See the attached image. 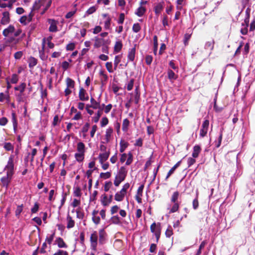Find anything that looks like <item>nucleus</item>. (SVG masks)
Here are the masks:
<instances>
[{"mask_svg": "<svg viewBox=\"0 0 255 255\" xmlns=\"http://www.w3.org/2000/svg\"><path fill=\"white\" fill-rule=\"evenodd\" d=\"M122 58V55H119L116 56L114 60V70H116L117 69V66L119 63L121 62Z\"/></svg>", "mask_w": 255, "mask_h": 255, "instance_id": "nucleus-35", "label": "nucleus"}, {"mask_svg": "<svg viewBox=\"0 0 255 255\" xmlns=\"http://www.w3.org/2000/svg\"><path fill=\"white\" fill-rule=\"evenodd\" d=\"M168 77L170 80H175L177 77L175 73L171 70H168Z\"/></svg>", "mask_w": 255, "mask_h": 255, "instance_id": "nucleus-43", "label": "nucleus"}, {"mask_svg": "<svg viewBox=\"0 0 255 255\" xmlns=\"http://www.w3.org/2000/svg\"><path fill=\"white\" fill-rule=\"evenodd\" d=\"M112 196L108 197L107 195H104L102 196L101 202L103 206H108L112 202Z\"/></svg>", "mask_w": 255, "mask_h": 255, "instance_id": "nucleus-16", "label": "nucleus"}, {"mask_svg": "<svg viewBox=\"0 0 255 255\" xmlns=\"http://www.w3.org/2000/svg\"><path fill=\"white\" fill-rule=\"evenodd\" d=\"M3 148L6 151H13V145L10 142H5L3 143Z\"/></svg>", "mask_w": 255, "mask_h": 255, "instance_id": "nucleus-37", "label": "nucleus"}, {"mask_svg": "<svg viewBox=\"0 0 255 255\" xmlns=\"http://www.w3.org/2000/svg\"><path fill=\"white\" fill-rule=\"evenodd\" d=\"M94 46L96 48H99L101 46L105 45V44H109V41L108 40H105L103 38L95 37L94 38Z\"/></svg>", "mask_w": 255, "mask_h": 255, "instance_id": "nucleus-6", "label": "nucleus"}, {"mask_svg": "<svg viewBox=\"0 0 255 255\" xmlns=\"http://www.w3.org/2000/svg\"><path fill=\"white\" fill-rule=\"evenodd\" d=\"M9 91H5L4 93H0V102H2L6 101L7 102H9Z\"/></svg>", "mask_w": 255, "mask_h": 255, "instance_id": "nucleus-22", "label": "nucleus"}, {"mask_svg": "<svg viewBox=\"0 0 255 255\" xmlns=\"http://www.w3.org/2000/svg\"><path fill=\"white\" fill-rule=\"evenodd\" d=\"M54 237H55V233L54 232H53L52 234L48 235L46 236L45 242L50 246L53 241Z\"/></svg>", "mask_w": 255, "mask_h": 255, "instance_id": "nucleus-32", "label": "nucleus"}, {"mask_svg": "<svg viewBox=\"0 0 255 255\" xmlns=\"http://www.w3.org/2000/svg\"><path fill=\"white\" fill-rule=\"evenodd\" d=\"M120 210V207L118 205H114L111 208L110 212L112 215L117 213Z\"/></svg>", "mask_w": 255, "mask_h": 255, "instance_id": "nucleus-47", "label": "nucleus"}, {"mask_svg": "<svg viewBox=\"0 0 255 255\" xmlns=\"http://www.w3.org/2000/svg\"><path fill=\"white\" fill-rule=\"evenodd\" d=\"M51 3V0H38L34 2L33 8L34 9H38L43 7V10L41 12V14H43L50 6Z\"/></svg>", "mask_w": 255, "mask_h": 255, "instance_id": "nucleus-3", "label": "nucleus"}, {"mask_svg": "<svg viewBox=\"0 0 255 255\" xmlns=\"http://www.w3.org/2000/svg\"><path fill=\"white\" fill-rule=\"evenodd\" d=\"M32 17V15L30 13L29 14L28 16L23 15L20 17L19 19V22L23 24L26 25L27 23L29 22Z\"/></svg>", "mask_w": 255, "mask_h": 255, "instance_id": "nucleus-15", "label": "nucleus"}, {"mask_svg": "<svg viewBox=\"0 0 255 255\" xmlns=\"http://www.w3.org/2000/svg\"><path fill=\"white\" fill-rule=\"evenodd\" d=\"M120 152H123L126 148L128 146V143L124 140H121L120 143Z\"/></svg>", "mask_w": 255, "mask_h": 255, "instance_id": "nucleus-30", "label": "nucleus"}, {"mask_svg": "<svg viewBox=\"0 0 255 255\" xmlns=\"http://www.w3.org/2000/svg\"><path fill=\"white\" fill-rule=\"evenodd\" d=\"M140 29H141V27L139 23H134L133 25L132 30L134 32L137 33V32H139L140 31Z\"/></svg>", "mask_w": 255, "mask_h": 255, "instance_id": "nucleus-54", "label": "nucleus"}, {"mask_svg": "<svg viewBox=\"0 0 255 255\" xmlns=\"http://www.w3.org/2000/svg\"><path fill=\"white\" fill-rule=\"evenodd\" d=\"M146 11L144 6H139L135 11L134 13L138 17L142 16Z\"/></svg>", "mask_w": 255, "mask_h": 255, "instance_id": "nucleus-17", "label": "nucleus"}, {"mask_svg": "<svg viewBox=\"0 0 255 255\" xmlns=\"http://www.w3.org/2000/svg\"><path fill=\"white\" fill-rule=\"evenodd\" d=\"M127 194L121 190L117 192L115 195V200L118 202L122 201Z\"/></svg>", "mask_w": 255, "mask_h": 255, "instance_id": "nucleus-18", "label": "nucleus"}, {"mask_svg": "<svg viewBox=\"0 0 255 255\" xmlns=\"http://www.w3.org/2000/svg\"><path fill=\"white\" fill-rule=\"evenodd\" d=\"M74 194L75 196L80 197L81 195V188L79 186H75L74 188Z\"/></svg>", "mask_w": 255, "mask_h": 255, "instance_id": "nucleus-42", "label": "nucleus"}, {"mask_svg": "<svg viewBox=\"0 0 255 255\" xmlns=\"http://www.w3.org/2000/svg\"><path fill=\"white\" fill-rule=\"evenodd\" d=\"M79 98L82 101H87L88 100V97L86 96V92L84 89H81L79 91Z\"/></svg>", "mask_w": 255, "mask_h": 255, "instance_id": "nucleus-27", "label": "nucleus"}, {"mask_svg": "<svg viewBox=\"0 0 255 255\" xmlns=\"http://www.w3.org/2000/svg\"><path fill=\"white\" fill-rule=\"evenodd\" d=\"M129 124V121L127 119L124 120L122 125V129L124 131L128 130Z\"/></svg>", "mask_w": 255, "mask_h": 255, "instance_id": "nucleus-39", "label": "nucleus"}, {"mask_svg": "<svg viewBox=\"0 0 255 255\" xmlns=\"http://www.w3.org/2000/svg\"><path fill=\"white\" fill-rule=\"evenodd\" d=\"M75 44L74 43H70L66 46L67 50H73L75 48Z\"/></svg>", "mask_w": 255, "mask_h": 255, "instance_id": "nucleus-64", "label": "nucleus"}, {"mask_svg": "<svg viewBox=\"0 0 255 255\" xmlns=\"http://www.w3.org/2000/svg\"><path fill=\"white\" fill-rule=\"evenodd\" d=\"M10 22V14L9 12L5 11L2 13V17L0 20V23L2 25H6Z\"/></svg>", "mask_w": 255, "mask_h": 255, "instance_id": "nucleus-10", "label": "nucleus"}, {"mask_svg": "<svg viewBox=\"0 0 255 255\" xmlns=\"http://www.w3.org/2000/svg\"><path fill=\"white\" fill-rule=\"evenodd\" d=\"M18 80V75L16 74H13L11 76V78L10 79V83L12 84H15L17 82Z\"/></svg>", "mask_w": 255, "mask_h": 255, "instance_id": "nucleus-52", "label": "nucleus"}, {"mask_svg": "<svg viewBox=\"0 0 255 255\" xmlns=\"http://www.w3.org/2000/svg\"><path fill=\"white\" fill-rule=\"evenodd\" d=\"M127 174V170L125 167H121L116 175L114 180V185L118 187L126 178Z\"/></svg>", "mask_w": 255, "mask_h": 255, "instance_id": "nucleus-2", "label": "nucleus"}, {"mask_svg": "<svg viewBox=\"0 0 255 255\" xmlns=\"http://www.w3.org/2000/svg\"><path fill=\"white\" fill-rule=\"evenodd\" d=\"M201 149L199 145H195L193 147L192 156L194 158H197L199 154L200 153V152L201 151Z\"/></svg>", "mask_w": 255, "mask_h": 255, "instance_id": "nucleus-26", "label": "nucleus"}, {"mask_svg": "<svg viewBox=\"0 0 255 255\" xmlns=\"http://www.w3.org/2000/svg\"><path fill=\"white\" fill-rule=\"evenodd\" d=\"M55 244L57 245L59 248H67L68 247L63 239L60 237L56 238L55 240Z\"/></svg>", "mask_w": 255, "mask_h": 255, "instance_id": "nucleus-14", "label": "nucleus"}, {"mask_svg": "<svg viewBox=\"0 0 255 255\" xmlns=\"http://www.w3.org/2000/svg\"><path fill=\"white\" fill-rule=\"evenodd\" d=\"M181 163V161H178L168 172L167 173L166 179L169 178V177L174 172L175 170L180 165Z\"/></svg>", "mask_w": 255, "mask_h": 255, "instance_id": "nucleus-36", "label": "nucleus"}, {"mask_svg": "<svg viewBox=\"0 0 255 255\" xmlns=\"http://www.w3.org/2000/svg\"><path fill=\"white\" fill-rule=\"evenodd\" d=\"M160 224L153 223L150 226L151 232L153 233L156 237V242L158 241L161 234Z\"/></svg>", "mask_w": 255, "mask_h": 255, "instance_id": "nucleus-4", "label": "nucleus"}, {"mask_svg": "<svg viewBox=\"0 0 255 255\" xmlns=\"http://www.w3.org/2000/svg\"><path fill=\"white\" fill-rule=\"evenodd\" d=\"M91 247L92 250L96 251L98 244V235L97 232L94 231L90 237Z\"/></svg>", "mask_w": 255, "mask_h": 255, "instance_id": "nucleus-5", "label": "nucleus"}, {"mask_svg": "<svg viewBox=\"0 0 255 255\" xmlns=\"http://www.w3.org/2000/svg\"><path fill=\"white\" fill-rule=\"evenodd\" d=\"M67 88L73 89L74 87L75 82L70 78H67L66 80Z\"/></svg>", "mask_w": 255, "mask_h": 255, "instance_id": "nucleus-33", "label": "nucleus"}, {"mask_svg": "<svg viewBox=\"0 0 255 255\" xmlns=\"http://www.w3.org/2000/svg\"><path fill=\"white\" fill-rule=\"evenodd\" d=\"M133 79H131L127 84V89L128 91H130L132 89L133 86Z\"/></svg>", "mask_w": 255, "mask_h": 255, "instance_id": "nucleus-61", "label": "nucleus"}, {"mask_svg": "<svg viewBox=\"0 0 255 255\" xmlns=\"http://www.w3.org/2000/svg\"><path fill=\"white\" fill-rule=\"evenodd\" d=\"M179 205L178 203H174V205L172 206V207L171 208V209L169 211V213H174V212H176L177 211H178V210L179 209Z\"/></svg>", "mask_w": 255, "mask_h": 255, "instance_id": "nucleus-50", "label": "nucleus"}, {"mask_svg": "<svg viewBox=\"0 0 255 255\" xmlns=\"http://www.w3.org/2000/svg\"><path fill=\"white\" fill-rule=\"evenodd\" d=\"M108 123H109V120L107 117H104L102 118L101 122H100V125H101V127H105L106 126H107L108 124Z\"/></svg>", "mask_w": 255, "mask_h": 255, "instance_id": "nucleus-44", "label": "nucleus"}, {"mask_svg": "<svg viewBox=\"0 0 255 255\" xmlns=\"http://www.w3.org/2000/svg\"><path fill=\"white\" fill-rule=\"evenodd\" d=\"M15 31L14 26L9 25L7 28H5L2 31V34L5 37H8L11 35Z\"/></svg>", "mask_w": 255, "mask_h": 255, "instance_id": "nucleus-12", "label": "nucleus"}, {"mask_svg": "<svg viewBox=\"0 0 255 255\" xmlns=\"http://www.w3.org/2000/svg\"><path fill=\"white\" fill-rule=\"evenodd\" d=\"M111 221L112 224L115 225H128V223L125 220L122 221L118 215L112 217L111 218Z\"/></svg>", "mask_w": 255, "mask_h": 255, "instance_id": "nucleus-8", "label": "nucleus"}, {"mask_svg": "<svg viewBox=\"0 0 255 255\" xmlns=\"http://www.w3.org/2000/svg\"><path fill=\"white\" fill-rule=\"evenodd\" d=\"M16 162L15 155L11 154L8 157V161L4 168V171L6 172V176L2 177L0 181L2 186L7 189L10 183L12 176L14 172V163Z\"/></svg>", "mask_w": 255, "mask_h": 255, "instance_id": "nucleus-1", "label": "nucleus"}, {"mask_svg": "<svg viewBox=\"0 0 255 255\" xmlns=\"http://www.w3.org/2000/svg\"><path fill=\"white\" fill-rule=\"evenodd\" d=\"M53 255H68V253L65 251L58 250L53 254Z\"/></svg>", "mask_w": 255, "mask_h": 255, "instance_id": "nucleus-55", "label": "nucleus"}, {"mask_svg": "<svg viewBox=\"0 0 255 255\" xmlns=\"http://www.w3.org/2000/svg\"><path fill=\"white\" fill-rule=\"evenodd\" d=\"M82 119V114H81V112H76L75 113V115H74V116L73 118V120H76V121H77V120H80Z\"/></svg>", "mask_w": 255, "mask_h": 255, "instance_id": "nucleus-57", "label": "nucleus"}, {"mask_svg": "<svg viewBox=\"0 0 255 255\" xmlns=\"http://www.w3.org/2000/svg\"><path fill=\"white\" fill-rule=\"evenodd\" d=\"M86 151L85 145L84 143L79 142L77 145V152L78 153L85 154Z\"/></svg>", "mask_w": 255, "mask_h": 255, "instance_id": "nucleus-23", "label": "nucleus"}, {"mask_svg": "<svg viewBox=\"0 0 255 255\" xmlns=\"http://www.w3.org/2000/svg\"><path fill=\"white\" fill-rule=\"evenodd\" d=\"M110 154V150L105 151V152L100 153L98 156V159L100 163H102L103 162H106L108 159Z\"/></svg>", "mask_w": 255, "mask_h": 255, "instance_id": "nucleus-11", "label": "nucleus"}, {"mask_svg": "<svg viewBox=\"0 0 255 255\" xmlns=\"http://www.w3.org/2000/svg\"><path fill=\"white\" fill-rule=\"evenodd\" d=\"M111 19L110 17L108 16L106 21L104 22V27L106 29L109 30L111 28Z\"/></svg>", "mask_w": 255, "mask_h": 255, "instance_id": "nucleus-40", "label": "nucleus"}, {"mask_svg": "<svg viewBox=\"0 0 255 255\" xmlns=\"http://www.w3.org/2000/svg\"><path fill=\"white\" fill-rule=\"evenodd\" d=\"M123 44L121 41H117L114 46V52L117 53L120 51L122 49Z\"/></svg>", "mask_w": 255, "mask_h": 255, "instance_id": "nucleus-28", "label": "nucleus"}, {"mask_svg": "<svg viewBox=\"0 0 255 255\" xmlns=\"http://www.w3.org/2000/svg\"><path fill=\"white\" fill-rule=\"evenodd\" d=\"M130 184L129 183H125L121 190L122 192H124L127 194L128 190L129 189Z\"/></svg>", "mask_w": 255, "mask_h": 255, "instance_id": "nucleus-58", "label": "nucleus"}, {"mask_svg": "<svg viewBox=\"0 0 255 255\" xmlns=\"http://www.w3.org/2000/svg\"><path fill=\"white\" fill-rule=\"evenodd\" d=\"M101 107H103V110L106 114H108L111 110L113 106L111 104L106 106H105V104H102Z\"/></svg>", "mask_w": 255, "mask_h": 255, "instance_id": "nucleus-38", "label": "nucleus"}, {"mask_svg": "<svg viewBox=\"0 0 255 255\" xmlns=\"http://www.w3.org/2000/svg\"><path fill=\"white\" fill-rule=\"evenodd\" d=\"M135 48H132L130 49L128 53V58L129 60L133 61L135 57Z\"/></svg>", "mask_w": 255, "mask_h": 255, "instance_id": "nucleus-29", "label": "nucleus"}, {"mask_svg": "<svg viewBox=\"0 0 255 255\" xmlns=\"http://www.w3.org/2000/svg\"><path fill=\"white\" fill-rule=\"evenodd\" d=\"M209 126V121L208 120H205L204 121L200 131V135L201 137H204L206 135L208 130Z\"/></svg>", "mask_w": 255, "mask_h": 255, "instance_id": "nucleus-7", "label": "nucleus"}, {"mask_svg": "<svg viewBox=\"0 0 255 255\" xmlns=\"http://www.w3.org/2000/svg\"><path fill=\"white\" fill-rule=\"evenodd\" d=\"M99 243L101 244H104L106 242L107 234L104 229L99 230Z\"/></svg>", "mask_w": 255, "mask_h": 255, "instance_id": "nucleus-13", "label": "nucleus"}, {"mask_svg": "<svg viewBox=\"0 0 255 255\" xmlns=\"http://www.w3.org/2000/svg\"><path fill=\"white\" fill-rule=\"evenodd\" d=\"M37 64V60L33 58L30 57L29 59V66L30 67H32L35 66Z\"/></svg>", "mask_w": 255, "mask_h": 255, "instance_id": "nucleus-45", "label": "nucleus"}, {"mask_svg": "<svg viewBox=\"0 0 255 255\" xmlns=\"http://www.w3.org/2000/svg\"><path fill=\"white\" fill-rule=\"evenodd\" d=\"M173 234L172 229L171 227H169L166 232L165 235L167 237H170Z\"/></svg>", "mask_w": 255, "mask_h": 255, "instance_id": "nucleus-60", "label": "nucleus"}, {"mask_svg": "<svg viewBox=\"0 0 255 255\" xmlns=\"http://www.w3.org/2000/svg\"><path fill=\"white\" fill-rule=\"evenodd\" d=\"M54 193L55 192L54 190H51L50 191L48 197V199L50 201H52L54 200Z\"/></svg>", "mask_w": 255, "mask_h": 255, "instance_id": "nucleus-63", "label": "nucleus"}, {"mask_svg": "<svg viewBox=\"0 0 255 255\" xmlns=\"http://www.w3.org/2000/svg\"><path fill=\"white\" fill-rule=\"evenodd\" d=\"M23 53L21 51H19L15 52L14 54V57L15 59L18 60L20 59L23 56Z\"/></svg>", "mask_w": 255, "mask_h": 255, "instance_id": "nucleus-53", "label": "nucleus"}, {"mask_svg": "<svg viewBox=\"0 0 255 255\" xmlns=\"http://www.w3.org/2000/svg\"><path fill=\"white\" fill-rule=\"evenodd\" d=\"M113 132V129L112 128H109L106 129L105 135V142L108 143L109 142L112 137V133Z\"/></svg>", "mask_w": 255, "mask_h": 255, "instance_id": "nucleus-19", "label": "nucleus"}, {"mask_svg": "<svg viewBox=\"0 0 255 255\" xmlns=\"http://www.w3.org/2000/svg\"><path fill=\"white\" fill-rule=\"evenodd\" d=\"M97 130V126L95 125H93L92 127V129L90 131V135L92 137H93L94 136L95 133Z\"/></svg>", "mask_w": 255, "mask_h": 255, "instance_id": "nucleus-59", "label": "nucleus"}, {"mask_svg": "<svg viewBox=\"0 0 255 255\" xmlns=\"http://www.w3.org/2000/svg\"><path fill=\"white\" fill-rule=\"evenodd\" d=\"M49 23L50 24L49 31L51 32H55L57 30V22L53 19H48Z\"/></svg>", "mask_w": 255, "mask_h": 255, "instance_id": "nucleus-20", "label": "nucleus"}, {"mask_svg": "<svg viewBox=\"0 0 255 255\" xmlns=\"http://www.w3.org/2000/svg\"><path fill=\"white\" fill-rule=\"evenodd\" d=\"M153 43H154V53L156 54L157 48H158V42L157 37L156 36H154L153 37Z\"/></svg>", "mask_w": 255, "mask_h": 255, "instance_id": "nucleus-48", "label": "nucleus"}, {"mask_svg": "<svg viewBox=\"0 0 255 255\" xmlns=\"http://www.w3.org/2000/svg\"><path fill=\"white\" fill-rule=\"evenodd\" d=\"M164 6V3L163 2H159L158 3L155 5V6L154 7V10L155 12V13L158 15L162 10Z\"/></svg>", "mask_w": 255, "mask_h": 255, "instance_id": "nucleus-21", "label": "nucleus"}, {"mask_svg": "<svg viewBox=\"0 0 255 255\" xmlns=\"http://www.w3.org/2000/svg\"><path fill=\"white\" fill-rule=\"evenodd\" d=\"M19 39L18 38H15L14 37H11L7 39L6 41V44L11 47V49L14 48L16 49V44L19 42Z\"/></svg>", "mask_w": 255, "mask_h": 255, "instance_id": "nucleus-9", "label": "nucleus"}, {"mask_svg": "<svg viewBox=\"0 0 255 255\" xmlns=\"http://www.w3.org/2000/svg\"><path fill=\"white\" fill-rule=\"evenodd\" d=\"M242 28L241 29V32L243 35H246L248 32V24L245 21L244 23L242 24Z\"/></svg>", "mask_w": 255, "mask_h": 255, "instance_id": "nucleus-34", "label": "nucleus"}, {"mask_svg": "<svg viewBox=\"0 0 255 255\" xmlns=\"http://www.w3.org/2000/svg\"><path fill=\"white\" fill-rule=\"evenodd\" d=\"M179 195V193L178 192H174L171 196V201L173 203H177L176 201L178 198Z\"/></svg>", "mask_w": 255, "mask_h": 255, "instance_id": "nucleus-41", "label": "nucleus"}, {"mask_svg": "<svg viewBox=\"0 0 255 255\" xmlns=\"http://www.w3.org/2000/svg\"><path fill=\"white\" fill-rule=\"evenodd\" d=\"M106 67L110 73H113L115 70L113 68V64L112 62H107L106 63Z\"/></svg>", "mask_w": 255, "mask_h": 255, "instance_id": "nucleus-46", "label": "nucleus"}, {"mask_svg": "<svg viewBox=\"0 0 255 255\" xmlns=\"http://www.w3.org/2000/svg\"><path fill=\"white\" fill-rule=\"evenodd\" d=\"M128 158L126 161V164L128 165L131 164L132 161V154L131 152H129L128 154Z\"/></svg>", "mask_w": 255, "mask_h": 255, "instance_id": "nucleus-56", "label": "nucleus"}, {"mask_svg": "<svg viewBox=\"0 0 255 255\" xmlns=\"http://www.w3.org/2000/svg\"><path fill=\"white\" fill-rule=\"evenodd\" d=\"M66 221L67 228L68 229H71L74 227L75 221H74V220H73L72 218L69 215H67Z\"/></svg>", "mask_w": 255, "mask_h": 255, "instance_id": "nucleus-24", "label": "nucleus"}, {"mask_svg": "<svg viewBox=\"0 0 255 255\" xmlns=\"http://www.w3.org/2000/svg\"><path fill=\"white\" fill-rule=\"evenodd\" d=\"M8 120L5 117H2L0 118V125L2 126H4L6 125L7 123Z\"/></svg>", "mask_w": 255, "mask_h": 255, "instance_id": "nucleus-62", "label": "nucleus"}, {"mask_svg": "<svg viewBox=\"0 0 255 255\" xmlns=\"http://www.w3.org/2000/svg\"><path fill=\"white\" fill-rule=\"evenodd\" d=\"M111 176V173L110 172H107L105 173H101L100 175V176L101 178L107 179L108 178H109Z\"/></svg>", "mask_w": 255, "mask_h": 255, "instance_id": "nucleus-49", "label": "nucleus"}, {"mask_svg": "<svg viewBox=\"0 0 255 255\" xmlns=\"http://www.w3.org/2000/svg\"><path fill=\"white\" fill-rule=\"evenodd\" d=\"M23 210V205H18L17 206L16 209L15 210V216L18 217L20 213L22 212Z\"/></svg>", "mask_w": 255, "mask_h": 255, "instance_id": "nucleus-51", "label": "nucleus"}, {"mask_svg": "<svg viewBox=\"0 0 255 255\" xmlns=\"http://www.w3.org/2000/svg\"><path fill=\"white\" fill-rule=\"evenodd\" d=\"M85 157V154L76 152L75 154V158L76 160L79 162H81L83 161Z\"/></svg>", "mask_w": 255, "mask_h": 255, "instance_id": "nucleus-31", "label": "nucleus"}, {"mask_svg": "<svg viewBox=\"0 0 255 255\" xmlns=\"http://www.w3.org/2000/svg\"><path fill=\"white\" fill-rule=\"evenodd\" d=\"M90 102L91 105L89 106L94 109H100L101 107L100 103L97 102L93 98H91Z\"/></svg>", "mask_w": 255, "mask_h": 255, "instance_id": "nucleus-25", "label": "nucleus"}]
</instances>
